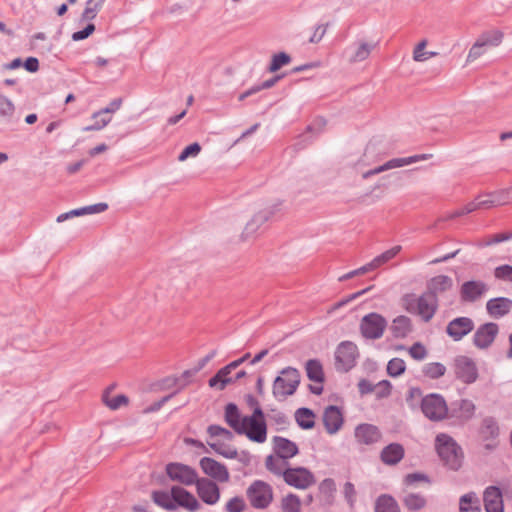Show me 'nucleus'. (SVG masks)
Returning a JSON list of instances; mask_svg holds the SVG:
<instances>
[{
	"label": "nucleus",
	"instance_id": "f257e3e1",
	"mask_svg": "<svg viewBox=\"0 0 512 512\" xmlns=\"http://www.w3.org/2000/svg\"><path fill=\"white\" fill-rule=\"evenodd\" d=\"M274 214V210L261 202H254L249 205L242 214V230L239 234L241 241L253 239L260 227L267 222Z\"/></svg>",
	"mask_w": 512,
	"mask_h": 512
},
{
	"label": "nucleus",
	"instance_id": "f03ea898",
	"mask_svg": "<svg viewBox=\"0 0 512 512\" xmlns=\"http://www.w3.org/2000/svg\"><path fill=\"white\" fill-rule=\"evenodd\" d=\"M401 302L407 312L420 316L425 322L433 318L438 306L436 295L431 292L424 293L419 297L414 294H406Z\"/></svg>",
	"mask_w": 512,
	"mask_h": 512
},
{
	"label": "nucleus",
	"instance_id": "7ed1b4c3",
	"mask_svg": "<svg viewBox=\"0 0 512 512\" xmlns=\"http://www.w3.org/2000/svg\"><path fill=\"white\" fill-rule=\"evenodd\" d=\"M504 39V33L499 29L482 32L471 46L466 62L473 63L486 55L491 48L498 47Z\"/></svg>",
	"mask_w": 512,
	"mask_h": 512
},
{
	"label": "nucleus",
	"instance_id": "20e7f679",
	"mask_svg": "<svg viewBox=\"0 0 512 512\" xmlns=\"http://www.w3.org/2000/svg\"><path fill=\"white\" fill-rule=\"evenodd\" d=\"M244 431H239L238 434H244L250 441L256 443H264L267 439V425L262 409L257 406L253 414L244 416Z\"/></svg>",
	"mask_w": 512,
	"mask_h": 512
},
{
	"label": "nucleus",
	"instance_id": "39448f33",
	"mask_svg": "<svg viewBox=\"0 0 512 512\" xmlns=\"http://www.w3.org/2000/svg\"><path fill=\"white\" fill-rule=\"evenodd\" d=\"M436 449L440 458L449 468L457 470L461 466V449L449 435H437Z\"/></svg>",
	"mask_w": 512,
	"mask_h": 512
},
{
	"label": "nucleus",
	"instance_id": "423d86ee",
	"mask_svg": "<svg viewBox=\"0 0 512 512\" xmlns=\"http://www.w3.org/2000/svg\"><path fill=\"white\" fill-rule=\"evenodd\" d=\"M300 383V374L295 368L287 367L280 372L273 383V395L285 399L295 393Z\"/></svg>",
	"mask_w": 512,
	"mask_h": 512
},
{
	"label": "nucleus",
	"instance_id": "0eeeda50",
	"mask_svg": "<svg viewBox=\"0 0 512 512\" xmlns=\"http://www.w3.org/2000/svg\"><path fill=\"white\" fill-rule=\"evenodd\" d=\"M247 499L250 505L256 509L267 508L273 500L272 487L262 481H254L246 491Z\"/></svg>",
	"mask_w": 512,
	"mask_h": 512
},
{
	"label": "nucleus",
	"instance_id": "6e6552de",
	"mask_svg": "<svg viewBox=\"0 0 512 512\" xmlns=\"http://www.w3.org/2000/svg\"><path fill=\"white\" fill-rule=\"evenodd\" d=\"M387 327L386 319L378 313L365 315L360 322V331L366 339H379Z\"/></svg>",
	"mask_w": 512,
	"mask_h": 512
},
{
	"label": "nucleus",
	"instance_id": "1a4fd4ad",
	"mask_svg": "<svg viewBox=\"0 0 512 512\" xmlns=\"http://www.w3.org/2000/svg\"><path fill=\"white\" fill-rule=\"evenodd\" d=\"M421 409L424 415L433 421L444 419L448 413V407L444 398L438 394H430L424 397Z\"/></svg>",
	"mask_w": 512,
	"mask_h": 512
},
{
	"label": "nucleus",
	"instance_id": "9d476101",
	"mask_svg": "<svg viewBox=\"0 0 512 512\" xmlns=\"http://www.w3.org/2000/svg\"><path fill=\"white\" fill-rule=\"evenodd\" d=\"M429 158V155L427 154H420V155H414L410 157H402V158H393L386 162H384L381 165H377L373 168L367 169L362 172V178L367 179L371 176L380 174L382 172L401 168L419 161L427 160Z\"/></svg>",
	"mask_w": 512,
	"mask_h": 512
},
{
	"label": "nucleus",
	"instance_id": "9b49d317",
	"mask_svg": "<svg viewBox=\"0 0 512 512\" xmlns=\"http://www.w3.org/2000/svg\"><path fill=\"white\" fill-rule=\"evenodd\" d=\"M284 481L297 489H307L315 483L311 471L304 467L287 468L283 472Z\"/></svg>",
	"mask_w": 512,
	"mask_h": 512
},
{
	"label": "nucleus",
	"instance_id": "f8f14e48",
	"mask_svg": "<svg viewBox=\"0 0 512 512\" xmlns=\"http://www.w3.org/2000/svg\"><path fill=\"white\" fill-rule=\"evenodd\" d=\"M198 497L207 505H216L220 500V488L213 480L202 477L194 484Z\"/></svg>",
	"mask_w": 512,
	"mask_h": 512
},
{
	"label": "nucleus",
	"instance_id": "ddd939ff",
	"mask_svg": "<svg viewBox=\"0 0 512 512\" xmlns=\"http://www.w3.org/2000/svg\"><path fill=\"white\" fill-rule=\"evenodd\" d=\"M357 356L358 348L354 343L349 341L342 342L335 352L337 369L342 371L350 370L355 365Z\"/></svg>",
	"mask_w": 512,
	"mask_h": 512
},
{
	"label": "nucleus",
	"instance_id": "4468645a",
	"mask_svg": "<svg viewBox=\"0 0 512 512\" xmlns=\"http://www.w3.org/2000/svg\"><path fill=\"white\" fill-rule=\"evenodd\" d=\"M166 473L171 480L186 486L194 485L198 479L195 469L181 463H169Z\"/></svg>",
	"mask_w": 512,
	"mask_h": 512
},
{
	"label": "nucleus",
	"instance_id": "2eb2a0df",
	"mask_svg": "<svg viewBox=\"0 0 512 512\" xmlns=\"http://www.w3.org/2000/svg\"><path fill=\"white\" fill-rule=\"evenodd\" d=\"M200 468L209 479L219 483H227L230 480V473L227 467L210 457H203L199 462Z\"/></svg>",
	"mask_w": 512,
	"mask_h": 512
},
{
	"label": "nucleus",
	"instance_id": "dca6fc26",
	"mask_svg": "<svg viewBox=\"0 0 512 512\" xmlns=\"http://www.w3.org/2000/svg\"><path fill=\"white\" fill-rule=\"evenodd\" d=\"M171 497L176 507H182L189 512H196L201 508L197 498L181 486H173L171 488Z\"/></svg>",
	"mask_w": 512,
	"mask_h": 512
},
{
	"label": "nucleus",
	"instance_id": "f3484780",
	"mask_svg": "<svg viewBox=\"0 0 512 512\" xmlns=\"http://www.w3.org/2000/svg\"><path fill=\"white\" fill-rule=\"evenodd\" d=\"M324 427L328 434H336L344 423L341 410L334 405H330L324 409L322 416Z\"/></svg>",
	"mask_w": 512,
	"mask_h": 512
},
{
	"label": "nucleus",
	"instance_id": "a211bd4d",
	"mask_svg": "<svg viewBox=\"0 0 512 512\" xmlns=\"http://www.w3.org/2000/svg\"><path fill=\"white\" fill-rule=\"evenodd\" d=\"M354 437L360 445H373L381 440L380 430L372 424H360L355 428Z\"/></svg>",
	"mask_w": 512,
	"mask_h": 512
},
{
	"label": "nucleus",
	"instance_id": "6ab92c4d",
	"mask_svg": "<svg viewBox=\"0 0 512 512\" xmlns=\"http://www.w3.org/2000/svg\"><path fill=\"white\" fill-rule=\"evenodd\" d=\"M488 291V286L480 280L464 282L460 289L461 299L465 302H474Z\"/></svg>",
	"mask_w": 512,
	"mask_h": 512
},
{
	"label": "nucleus",
	"instance_id": "aec40b11",
	"mask_svg": "<svg viewBox=\"0 0 512 512\" xmlns=\"http://www.w3.org/2000/svg\"><path fill=\"white\" fill-rule=\"evenodd\" d=\"M101 400L102 403L112 411L118 410L128 403L125 394L117 392L116 384H111L103 390Z\"/></svg>",
	"mask_w": 512,
	"mask_h": 512
},
{
	"label": "nucleus",
	"instance_id": "412c9836",
	"mask_svg": "<svg viewBox=\"0 0 512 512\" xmlns=\"http://www.w3.org/2000/svg\"><path fill=\"white\" fill-rule=\"evenodd\" d=\"M498 331V325L492 322L480 326L474 334V344L481 349L489 347Z\"/></svg>",
	"mask_w": 512,
	"mask_h": 512
},
{
	"label": "nucleus",
	"instance_id": "4be33fe9",
	"mask_svg": "<svg viewBox=\"0 0 512 512\" xmlns=\"http://www.w3.org/2000/svg\"><path fill=\"white\" fill-rule=\"evenodd\" d=\"M474 328L473 321L468 317H459L452 320L446 328L447 334L455 341L461 340Z\"/></svg>",
	"mask_w": 512,
	"mask_h": 512
},
{
	"label": "nucleus",
	"instance_id": "5701e85b",
	"mask_svg": "<svg viewBox=\"0 0 512 512\" xmlns=\"http://www.w3.org/2000/svg\"><path fill=\"white\" fill-rule=\"evenodd\" d=\"M486 512H504V504L501 490L496 486H489L483 495Z\"/></svg>",
	"mask_w": 512,
	"mask_h": 512
},
{
	"label": "nucleus",
	"instance_id": "b1692460",
	"mask_svg": "<svg viewBox=\"0 0 512 512\" xmlns=\"http://www.w3.org/2000/svg\"><path fill=\"white\" fill-rule=\"evenodd\" d=\"M456 375L467 384L473 383L478 377L475 363L467 357L458 358L456 360Z\"/></svg>",
	"mask_w": 512,
	"mask_h": 512
},
{
	"label": "nucleus",
	"instance_id": "393cba45",
	"mask_svg": "<svg viewBox=\"0 0 512 512\" xmlns=\"http://www.w3.org/2000/svg\"><path fill=\"white\" fill-rule=\"evenodd\" d=\"M273 448L275 454L280 459H290L299 452L295 442L280 436L273 438Z\"/></svg>",
	"mask_w": 512,
	"mask_h": 512
},
{
	"label": "nucleus",
	"instance_id": "a878e982",
	"mask_svg": "<svg viewBox=\"0 0 512 512\" xmlns=\"http://www.w3.org/2000/svg\"><path fill=\"white\" fill-rule=\"evenodd\" d=\"M178 382L176 377H167L158 381H142L137 387V392H160L178 386Z\"/></svg>",
	"mask_w": 512,
	"mask_h": 512
},
{
	"label": "nucleus",
	"instance_id": "bb28decb",
	"mask_svg": "<svg viewBox=\"0 0 512 512\" xmlns=\"http://www.w3.org/2000/svg\"><path fill=\"white\" fill-rule=\"evenodd\" d=\"M404 454L405 450L401 444L391 443L381 450L380 459L385 465L393 466L403 459Z\"/></svg>",
	"mask_w": 512,
	"mask_h": 512
},
{
	"label": "nucleus",
	"instance_id": "cd10ccee",
	"mask_svg": "<svg viewBox=\"0 0 512 512\" xmlns=\"http://www.w3.org/2000/svg\"><path fill=\"white\" fill-rule=\"evenodd\" d=\"M121 101H114L109 107L93 114L94 123L86 128L85 131L100 130L111 120L110 114L120 107Z\"/></svg>",
	"mask_w": 512,
	"mask_h": 512
},
{
	"label": "nucleus",
	"instance_id": "c85d7f7f",
	"mask_svg": "<svg viewBox=\"0 0 512 512\" xmlns=\"http://www.w3.org/2000/svg\"><path fill=\"white\" fill-rule=\"evenodd\" d=\"M511 307L512 301L504 297L490 299L486 304L488 313L494 318H500L506 315Z\"/></svg>",
	"mask_w": 512,
	"mask_h": 512
},
{
	"label": "nucleus",
	"instance_id": "c756f323",
	"mask_svg": "<svg viewBox=\"0 0 512 512\" xmlns=\"http://www.w3.org/2000/svg\"><path fill=\"white\" fill-rule=\"evenodd\" d=\"M374 48V43L360 42L349 49L347 54L348 61L350 63L362 62L370 56Z\"/></svg>",
	"mask_w": 512,
	"mask_h": 512
},
{
	"label": "nucleus",
	"instance_id": "7c9ffc66",
	"mask_svg": "<svg viewBox=\"0 0 512 512\" xmlns=\"http://www.w3.org/2000/svg\"><path fill=\"white\" fill-rule=\"evenodd\" d=\"M378 162L377 155L375 154V148L372 145L366 146L363 154L352 162L353 168L358 172L367 170L366 168L373 166Z\"/></svg>",
	"mask_w": 512,
	"mask_h": 512
},
{
	"label": "nucleus",
	"instance_id": "2f4dec72",
	"mask_svg": "<svg viewBox=\"0 0 512 512\" xmlns=\"http://www.w3.org/2000/svg\"><path fill=\"white\" fill-rule=\"evenodd\" d=\"M225 421L236 432L244 431V416H242L233 403H229L225 408Z\"/></svg>",
	"mask_w": 512,
	"mask_h": 512
},
{
	"label": "nucleus",
	"instance_id": "473e14b6",
	"mask_svg": "<svg viewBox=\"0 0 512 512\" xmlns=\"http://www.w3.org/2000/svg\"><path fill=\"white\" fill-rule=\"evenodd\" d=\"M412 329L411 320L407 316L396 317L391 325V331L397 338L406 337Z\"/></svg>",
	"mask_w": 512,
	"mask_h": 512
},
{
	"label": "nucleus",
	"instance_id": "72a5a7b5",
	"mask_svg": "<svg viewBox=\"0 0 512 512\" xmlns=\"http://www.w3.org/2000/svg\"><path fill=\"white\" fill-rule=\"evenodd\" d=\"M232 370L233 368L230 367V364L221 368L216 375L209 380V386L219 390L224 389L227 384L232 382V379L228 377Z\"/></svg>",
	"mask_w": 512,
	"mask_h": 512
},
{
	"label": "nucleus",
	"instance_id": "f704fd0d",
	"mask_svg": "<svg viewBox=\"0 0 512 512\" xmlns=\"http://www.w3.org/2000/svg\"><path fill=\"white\" fill-rule=\"evenodd\" d=\"M315 418L316 416L314 412L308 408H299L295 412L296 422L302 429L307 430L313 428L315 425Z\"/></svg>",
	"mask_w": 512,
	"mask_h": 512
},
{
	"label": "nucleus",
	"instance_id": "c9c22d12",
	"mask_svg": "<svg viewBox=\"0 0 512 512\" xmlns=\"http://www.w3.org/2000/svg\"><path fill=\"white\" fill-rule=\"evenodd\" d=\"M208 444L216 453L225 458L234 459L238 455L237 449L235 447L226 445L224 441H221L220 439H215L212 442H208Z\"/></svg>",
	"mask_w": 512,
	"mask_h": 512
},
{
	"label": "nucleus",
	"instance_id": "e433bc0d",
	"mask_svg": "<svg viewBox=\"0 0 512 512\" xmlns=\"http://www.w3.org/2000/svg\"><path fill=\"white\" fill-rule=\"evenodd\" d=\"M460 512H480L479 501L475 493H468L460 498Z\"/></svg>",
	"mask_w": 512,
	"mask_h": 512
},
{
	"label": "nucleus",
	"instance_id": "4c0bfd02",
	"mask_svg": "<svg viewBox=\"0 0 512 512\" xmlns=\"http://www.w3.org/2000/svg\"><path fill=\"white\" fill-rule=\"evenodd\" d=\"M452 286V279L446 275H438L430 281V292L435 294L450 289Z\"/></svg>",
	"mask_w": 512,
	"mask_h": 512
},
{
	"label": "nucleus",
	"instance_id": "58836bf2",
	"mask_svg": "<svg viewBox=\"0 0 512 512\" xmlns=\"http://www.w3.org/2000/svg\"><path fill=\"white\" fill-rule=\"evenodd\" d=\"M427 40H421L414 48L413 50V60L416 62H424L428 59L435 57L437 55V52L434 51H427Z\"/></svg>",
	"mask_w": 512,
	"mask_h": 512
},
{
	"label": "nucleus",
	"instance_id": "ea45409f",
	"mask_svg": "<svg viewBox=\"0 0 512 512\" xmlns=\"http://www.w3.org/2000/svg\"><path fill=\"white\" fill-rule=\"evenodd\" d=\"M306 372L310 380L321 383L324 378L322 365L317 360H309L306 363Z\"/></svg>",
	"mask_w": 512,
	"mask_h": 512
},
{
	"label": "nucleus",
	"instance_id": "a19ab883",
	"mask_svg": "<svg viewBox=\"0 0 512 512\" xmlns=\"http://www.w3.org/2000/svg\"><path fill=\"white\" fill-rule=\"evenodd\" d=\"M404 505L411 511H417L425 507L426 499L424 496L415 493L407 494L403 499Z\"/></svg>",
	"mask_w": 512,
	"mask_h": 512
},
{
	"label": "nucleus",
	"instance_id": "79ce46f5",
	"mask_svg": "<svg viewBox=\"0 0 512 512\" xmlns=\"http://www.w3.org/2000/svg\"><path fill=\"white\" fill-rule=\"evenodd\" d=\"M375 509L376 512H400L396 501L387 495L378 498Z\"/></svg>",
	"mask_w": 512,
	"mask_h": 512
},
{
	"label": "nucleus",
	"instance_id": "37998d69",
	"mask_svg": "<svg viewBox=\"0 0 512 512\" xmlns=\"http://www.w3.org/2000/svg\"><path fill=\"white\" fill-rule=\"evenodd\" d=\"M281 508L283 512H300L301 501L300 498L295 494H288L282 498Z\"/></svg>",
	"mask_w": 512,
	"mask_h": 512
},
{
	"label": "nucleus",
	"instance_id": "c03bdc74",
	"mask_svg": "<svg viewBox=\"0 0 512 512\" xmlns=\"http://www.w3.org/2000/svg\"><path fill=\"white\" fill-rule=\"evenodd\" d=\"M152 498L157 505H159L167 510H175L176 509V505L171 497V494L169 495L167 492L155 491L152 494Z\"/></svg>",
	"mask_w": 512,
	"mask_h": 512
},
{
	"label": "nucleus",
	"instance_id": "a18cd8bd",
	"mask_svg": "<svg viewBox=\"0 0 512 512\" xmlns=\"http://www.w3.org/2000/svg\"><path fill=\"white\" fill-rule=\"evenodd\" d=\"M401 249L402 247L400 245H397L375 257L371 261L374 268L377 269L380 266L392 260L401 251Z\"/></svg>",
	"mask_w": 512,
	"mask_h": 512
},
{
	"label": "nucleus",
	"instance_id": "49530a36",
	"mask_svg": "<svg viewBox=\"0 0 512 512\" xmlns=\"http://www.w3.org/2000/svg\"><path fill=\"white\" fill-rule=\"evenodd\" d=\"M105 0H88L86 7L82 13L84 20H92L96 17L97 13L101 10Z\"/></svg>",
	"mask_w": 512,
	"mask_h": 512
},
{
	"label": "nucleus",
	"instance_id": "de8ad7c7",
	"mask_svg": "<svg viewBox=\"0 0 512 512\" xmlns=\"http://www.w3.org/2000/svg\"><path fill=\"white\" fill-rule=\"evenodd\" d=\"M445 371V366L438 362L428 363L423 367V373L431 379H437L443 376Z\"/></svg>",
	"mask_w": 512,
	"mask_h": 512
},
{
	"label": "nucleus",
	"instance_id": "09e8293b",
	"mask_svg": "<svg viewBox=\"0 0 512 512\" xmlns=\"http://www.w3.org/2000/svg\"><path fill=\"white\" fill-rule=\"evenodd\" d=\"M207 432L211 438H221L223 441H231L233 439L231 431L218 425H210L207 428Z\"/></svg>",
	"mask_w": 512,
	"mask_h": 512
},
{
	"label": "nucleus",
	"instance_id": "8fccbe9b",
	"mask_svg": "<svg viewBox=\"0 0 512 512\" xmlns=\"http://www.w3.org/2000/svg\"><path fill=\"white\" fill-rule=\"evenodd\" d=\"M406 369V364L404 360L400 358H393L388 362L387 365V373L391 377H397L404 373Z\"/></svg>",
	"mask_w": 512,
	"mask_h": 512
},
{
	"label": "nucleus",
	"instance_id": "3c124183",
	"mask_svg": "<svg viewBox=\"0 0 512 512\" xmlns=\"http://www.w3.org/2000/svg\"><path fill=\"white\" fill-rule=\"evenodd\" d=\"M290 61H291L290 56L288 54H286L285 52L277 53V54L273 55V57H272V60H271L270 66H269V71L276 72L284 65L289 64Z\"/></svg>",
	"mask_w": 512,
	"mask_h": 512
},
{
	"label": "nucleus",
	"instance_id": "603ef678",
	"mask_svg": "<svg viewBox=\"0 0 512 512\" xmlns=\"http://www.w3.org/2000/svg\"><path fill=\"white\" fill-rule=\"evenodd\" d=\"M202 150V147L199 143L195 142L183 149V151L178 156L179 162H184L188 158H195L197 157Z\"/></svg>",
	"mask_w": 512,
	"mask_h": 512
},
{
	"label": "nucleus",
	"instance_id": "864d4df0",
	"mask_svg": "<svg viewBox=\"0 0 512 512\" xmlns=\"http://www.w3.org/2000/svg\"><path fill=\"white\" fill-rule=\"evenodd\" d=\"M108 208L106 203H98L94 205H89L86 207H82L79 209H74V215H86V214H97L104 212Z\"/></svg>",
	"mask_w": 512,
	"mask_h": 512
},
{
	"label": "nucleus",
	"instance_id": "5fc2aeb1",
	"mask_svg": "<svg viewBox=\"0 0 512 512\" xmlns=\"http://www.w3.org/2000/svg\"><path fill=\"white\" fill-rule=\"evenodd\" d=\"M265 466L270 472H272L276 475L283 476L284 470L281 465L280 458L274 457L272 455L268 456L265 460Z\"/></svg>",
	"mask_w": 512,
	"mask_h": 512
},
{
	"label": "nucleus",
	"instance_id": "6e6d98bb",
	"mask_svg": "<svg viewBox=\"0 0 512 512\" xmlns=\"http://www.w3.org/2000/svg\"><path fill=\"white\" fill-rule=\"evenodd\" d=\"M245 507V501L241 497H233L225 505L227 512H243Z\"/></svg>",
	"mask_w": 512,
	"mask_h": 512
},
{
	"label": "nucleus",
	"instance_id": "4d7b16f0",
	"mask_svg": "<svg viewBox=\"0 0 512 512\" xmlns=\"http://www.w3.org/2000/svg\"><path fill=\"white\" fill-rule=\"evenodd\" d=\"M494 275L497 279L512 282V266L501 265L496 267L494 270Z\"/></svg>",
	"mask_w": 512,
	"mask_h": 512
},
{
	"label": "nucleus",
	"instance_id": "13d9d810",
	"mask_svg": "<svg viewBox=\"0 0 512 512\" xmlns=\"http://www.w3.org/2000/svg\"><path fill=\"white\" fill-rule=\"evenodd\" d=\"M186 386V384H182L178 387V389L170 394V395H167V396H164L162 397L160 400L154 402L153 404H151L149 407H147L145 409V412H154V411H158L167 401H169L173 395H175L178 391L182 390L184 387Z\"/></svg>",
	"mask_w": 512,
	"mask_h": 512
},
{
	"label": "nucleus",
	"instance_id": "bf43d9fd",
	"mask_svg": "<svg viewBox=\"0 0 512 512\" xmlns=\"http://www.w3.org/2000/svg\"><path fill=\"white\" fill-rule=\"evenodd\" d=\"M409 354L415 360H423L427 356V350L418 342L410 347Z\"/></svg>",
	"mask_w": 512,
	"mask_h": 512
},
{
	"label": "nucleus",
	"instance_id": "052dcab7",
	"mask_svg": "<svg viewBox=\"0 0 512 512\" xmlns=\"http://www.w3.org/2000/svg\"><path fill=\"white\" fill-rule=\"evenodd\" d=\"M460 416L466 419L471 418L475 411V405L470 400H462L460 403Z\"/></svg>",
	"mask_w": 512,
	"mask_h": 512
},
{
	"label": "nucleus",
	"instance_id": "680f3d73",
	"mask_svg": "<svg viewBox=\"0 0 512 512\" xmlns=\"http://www.w3.org/2000/svg\"><path fill=\"white\" fill-rule=\"evenodd\" d=\"M374 392L376 393V396L379 397V398H384V397L389 396V394L391 392V384H390V382L387 381V380H383V381L378 382L375 385Z\"/></svg>",
	"mask_w": 512,
	"mask_h": 512
},
{
	"label": "nucleus",
	"instance_id": "e2e57ef3",
	"mask_svg": "<svg viewBox=\"0 0 512 512\" xmlns=\"http://www.w3.org/2000/svg\"><path fill=\"white\" fill-rule=\"evenodd\" d=\"M13 111L14 106L12 102L6 97L0 95V117L9 116Z\"/></svg>",
	"mask_w": 512,
	"mask_h": 512
},
{
	"label": "nucleus",
	"instance_id": "0e129e2a",
	"mask_svg": "<svg viewBox=\"0 0 512 512\" xmlns=\"http://www.w3.org/2000/svg\"><path fill=\"white\" fill-rule=\"evenodd\" d=\"M94 30H95L94 24L89 23L83 30L74 32L72 34V39L74 41L84 40L87 37H89L94 32Z\"/></svg>",
	"mask_w": 512,
	"mask_h": 512
},
{
	"label": "nucleus",
	"instance_id": "69168bd1",
	"mask_svg": "<svg viewBox=\"0 0 512 512\" xmlns=\"http://www.w3.org/2000/svg\"><path fill=\"white\" fill-rule=\"evenodd\" d=\"M479 209L477 200H474L455 212V216H463Z\"/></svg>",
	"mask_w": 512,
	"mask_h": 512
},
{
	"label": "nucleus",
	"instance_id": "338daca9",
	"mask_svg": "<svg viewBox=\"0 0 512 512\" xmlns=\"http://www.w3.org/2000/svg\"><path fill=\"white\" fill-rule=\"evenodd\" d=\"M344 495L349 504L352 506L355 500V488L354 485L350 482H346L344 485Z\"/></svg>",
	"mask_w": 512,
	"mask_h": 512
},
{
	"label": "nucleus",
	"instance_id": "774afa93",
	"mask_svg": "<svg viewBox=\"0 0 512 512\" xmlns=\"http://www.w3.org/2000/svg\"><path fill=\"white\" fill-rule=\"evenodd\" d=\"M326 33V27L324 25H318L314 32H313V35L310 37L309 39V42L310 43H318L322 40V38L324 37Z\"/></svg>",
	"mask_w": 512,
	"mask_h": 512
}]
</instances>
